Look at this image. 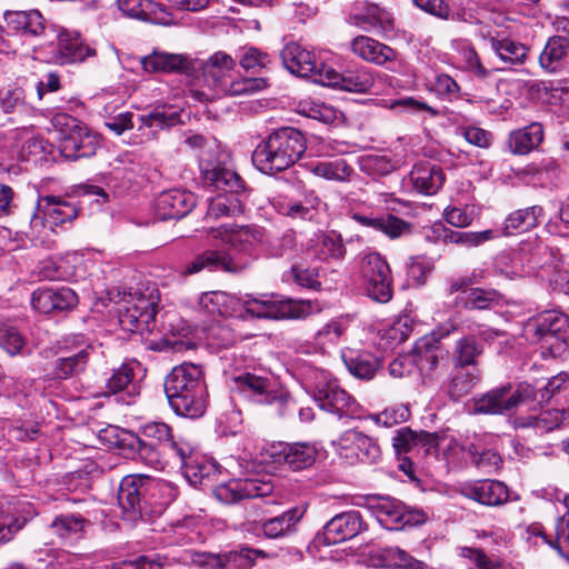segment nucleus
I'll return each mask as SVG.
<instances>
[{
  "instance_id": "1",
  "label": "nucleus",
  "mask_w": 569,
  "mask_h": 569,
  "mask_svg": "<svg viewBox=\"0 0 569 569\" xmlns=\"http://www.w3.org/2000/svg\"><path fill=\"white\" fill-rule=\"evenodd\" d=\"M236 60L224 51H217L202 63L199 84L192 86L189 96L199 102H208L220 96L252 94L267 88L266 78H234Z\"/></svg>"
},
{
  "instance_id": "2",
  "label": "nucleus",
  "mask_w": 569,
  "mask_h": 569,
  "mask_svg": "<svg viewBox=\"0 0 569 569\" xmlns=\"http://www.w3.org/2000/svg\"><path fill=\"white\" fill-rule=\"evenodd\" d=\"M164 392L172 410L181 417L199 418L207 408V386L198 366L174 367L164 380Z\"/></svg>"
},
{
  "instance_id": "3",
  "label": "nucleus",
  "mask_w": 569,
  "mask_h": 569,
  "mask_svg": "<svg viewBox=\"0 0 569 569\" xmlns=\"http://www.w3.org/2000/svg\"><path fill=\"white\" fill-rule=\"evenodd\" d=\"M301 131L286 127L270 133L252 152L253 164L263 173L274 174L295 164L306 151Z\"/></svg>"
},
{
  "instance_id": "4",
  "label": "nucleus",
  "mask_w": 569,
  "mask_h": 569,
  "mask_svg": "<svg viewBox=\"0 0 569 569\" xmlns=\"http://www.w3.org/2000/svg\"><path fill=\"white\" fill-rule=\"evenodd\" d=\"M523 336L530 343H540L541 353L560 357L567 350L569 317L556 310H548L527 320Z\"/></svg>"
},
{
  "instance_id": "5",
  "label": "nucleus",
  "mask_w": 569,
  "mask_h": 569,
  "mask_svg": "<svg viewBox=\"0 0 569 569\" xmlns=\"http://www.w3.org/2000/svg\"><path fill=\"white\" fill-rule=\"evenodd\" d=\"M241 305L247 316L258 319L300 320L318 311L310 300L277 299L272 295H246Z\"/></svg>"
},
{
  "instance_id": "6",
  "label": "nucleus",
  "mask_w": 569,
  "mask_h": 569,
  "mask_svg": "<svg viewBox=\"0 0 569 569\" xmlns=\"http://www.w3.org/2000/svg\"><path fill=\"white\" fill-rule=\"evenodd\" d=\"M158 296L153 292L146 295L141 291L123 293L118 301L119 323L124 331L143 333L151 331L157 313Z\"/></svg>"
},
{
  "instance_id": "7",
  "label": "nucleus",
  "mask_w": 569,
  "mask_h": 569,
  "mask_svg": "<svg viewBox=\"0 0 569 569\" xmlns=\"http://www.w3.org/2000/svg\"><path fill=\"white\" fill-rule=\"evenodd\" d=\"M530 399H537L536 387L523 381L512 389L511 385L507 383L475 399L472 410L480 415H507Z\"/></svg>"
},
{
  "instance_id": "8",
  "label": "nucleus",
  "mask_w": 569,
  "mask_h": 569,
  "mask_svg": "<svg viewBox=\"0 0 569 569\" xmlns=\"http://www.w3.org/2000/svg\"><path fill=\"white\" fill-rule=\"evenodd\" d=\"M230 388L252 402L273 406L279 415L284 413L290 402L287 391L277 388L270 379L250 372L234 376Z\"/></svg>"
},
{
  "instance_id": "9",
  "label": "nucleus",
  "mask_w": 569,
  "mask_h": 569,
  "mask_svg": "<svg viewBox=\"0 0 569 569\" xmlns=\"http://www.w3.org/2000/svg\"><path fill=\"white\" fill-rule=\"evenodd\" d=\"M361 276L368 297L385 303L392 298L391 269L378 252H369L361 260Z\"/></svg>"
},
{
  "instance_id": "10",
  "label": "nucleus",
  "mask_w": 569,
  "mask_h": 569,
  "mask_svg": "<svg viewBox=\"0 0 569 569\" xmlns=\"http://www.w3.org/2000/svg\"><path fill=\"white\" fill-rule=\"evenodd\" d=\"M311 388L312 397L320 409L337 415L339 418L356 413L355 399L341 389L337 381L328 379L323 371L319 373V380Z\"/></svg>"
},
{
  "instance_id": "11",
  "label": "nucleus",
  "mask_w": 569,
  "mask_h": 569,
  "mask_svg": "<svg viewBox=\"0 0 569 569\" xmlns=\"http://www.w3.org/2000/svg\"><path fill=\"white\" fill-rule=\"evenodd\" d=\"M58 124H64L69 132L64 134L61 144V154L69 160L92 157L98 148L97 138L91 134L87 128L80 126L78 121L67 114L56 118Z\"/></svg>"
},
{
  "instance_id": "12",
  "label": "nucleus",
  "mask_w": 569,
  "mask_h": 569,
  "mask_svg": "<svg viewBox=\"0 0 569 569\" xmlns=\"http://www.w3.org/2000/svg\"><path fill=\"white\" fill-rule=\"evenodd\" d=\"M283 66L292 74L301 78H310L315 83L320 84V79H325L326 71L330 66L318 60L312 51L302 48L296 42H289L281 51Z\"/></svg>"
},
{
  "instance_id": "13",
  "label": "nucleus",
  "mask_w": 569,
  "mask_h": 569,
  "mask_svg": "<svg viewBox=\"0 0 569 569\" xmlns=\"http://www.w3.org/2000/svg\"><path fill=\"white\" fill-rule=\"evenodd\" d=\"M78 216V208L60 197L46 196L39 198L36 210L30 219V228L40 232L49 223L50 228L68 221Z\"/></svg>"
},
{
  "instance_id": "14",
  "label": "nucleus",
  "mask_w": 569,
  "mask_h": 569,
  "mask_svg": "<svg viewBox=\"0 0 569 569\" xmlns=\"http://www.w3.org/2000/svg\"><path fill=\"white\" fill-rule=\"evenodd\" d=\"M347 22L366 32L376 31L382 37L395 29L392 13L386 8L368 2H356L348 14Z\"/></svg>"
},
{
  "instance_id": "15",
  "label": "nucleus",
  "mask_w": 569,
  "mask_h": 569,
  "mask_svg": "<svg viewBox=\"0 0 569 569\" xmlns=\"http://www.w3.org/2000/svg\"><path fill=\"white\" fill-rule=\"evenodd\" d=\"M264 461L286 465L298 471L311 467L317 458V449L309 443H271L263 453Z\"/></svg>"
},
{
  "instance_id": "16",
  "label": "nucleus",
  "mask_w": 569,
  "mask_h": 569,
  "mask_svg": "<svg viewBox=\"0 0 569 569\" xmlns=\"http://www.w3.org/2000/svg\"><path fill=\"white\" fill-rule=\"evenodd\" d=\"M366 529L357 511H348L331 518L315 537L318 546H331L352 539Z\"/></svg>"
},
{
  "instance_id": "17",
  "label": "nucleus",
  "mask_w": 569,
  "mask_h": 569,
  "mask_svg": "<svg viewBox=\"0 0 569 569\" xmlns=\"http://www.w3.org/2000/svg\"><path fill=\"white\" fill-rule=\"evenodd\" d=\"M149 478L143 475L124 477L118 490V505L124 520L136 522L141 518L142 501L148 491Z\"/></svg>"
},
{
  "instance_id": "18",
  "label": "nucleus",
  "mask_w": 569,
  "mask_h": 569,
  "mask_svg": "<svg viewBox=\"0 0 569 569\" xmlns=\"http://www.w3.org/2000/svg\"><path fill=\"white\" fill-rule=\"evenodd\" d=\"M378 520L390 530L423 523L427 516L421 510L410 509L399 501L381 498L376 507Z\"/></svg>"
},
{
  "instance_id": "19",
  "label": "nucleus",
  "mask_w": 569,
  "mask_h": 569,
  "mask_svg": "<svg viewBox=\"0 0 569 569\" xmlns=\"http://www.w3.org/2000/svg\"><path fill=\"white\" fill-rule=\"evenodd\" d=\"M257 556H264L263 550L242 548L223 555L197 552L192 562L204 569H250Z\"/></svg>"
},
{
  "instance_id": "20",
  "label": "nucleus",
  "mask_w": 569,
  "mask_h": 569,
  "mask_svg": "<svg viewBox=\"0 0 569 569\" xmlns=\"http://www.w3.org/2000/svg\"><path fill=\"white\" fill-rule=\"evenodd\" d=\"M273 491L271 482L257 478L231 480L218 486L214 496L224 503H234L243 499L268 497Z\"/></svg>"
},
{
  "instance_id": "21",
  "label": "nucleus",
  "mask_w": 569,
  "mask_h": 569,
  "mask_svg": "<svg viewBox=\"0 0 569 569\" xmlns=\"http://www.w3.org/2000/svg\"><path fill=\"white\" fill-rule=\"evenodd\" d=\"M210 233L240 251H248L262 243L266 237L264 229L256 224H221L212 228Z\"/></svg>"
},
{
  "instance_id": "22",
  "label": "nucleus",
  "mask_w": 569,
  "mask_h": 569,
  "mask_svg": "<svg viewBox=\"0 0 569 569\" xmlns=\"http://www.w3.org/2000/svg\"><path fill=\"white\" fill-rule=\"evenodd\" d=\"M340 455L355 456L365 463H375L381 457V450L377 441L358 430H347L339 439Z\"/></svg>"
},
{
  "instance_id": "23",
  "label": "nucleus",
  "mask_w": 569,
  "mask_h": 569,
  "mask_svg": "<svg viewBox=\"0 0 569 569\" xmlns=\"http://www.w3.org/2000/svg\"><path fill=\"white\" fill-rule=\"evenodd\" d=\"M320 84L326 87L340 88L350 92L365 93L371 90L375 84L372 72L368 68H360L347 71L341 74L332 67L325 73V79H320Z\"/></svg>"
},
{
  "instance_id": "24",
  "label": "nucleus",
  "mask_w": 569,
  "mask_h": 569,
  "mask_svg": "<svg viewBox=\"0 0 569 569\" xmlns=\"http://www.w3.org/2000/svg\"><path fill=\"white\" fill-rule=\"evenodd\" d=\"M78 302L76 292L70 288H44L32 293V308L40 313H52L73 308Z\"/></svg>"
},
{
  "instance_id": "25",
  "label": "nucleus",
  "mask_w": 569,
  "mask_h": 569,
  "mask_svg": "<svg viewBox=\"0 0 569 569\" xmlns=\"http://www.w3.org/2000/svg\"><path fill=\"white\" fill-rule=\"evenodd\" d=\"M194 204L193 193L181 189H171L158 196L156 212L161 220L180 219L186 217Z\"/></svg>"
},
{
  "instance_id": "26",
  "label": "nucleus",
  "mask_w": 569,
  "mask_h": 569,
  "mask_svg": "<svg viewBox=\"0 0 569 569\" xmlns=\"http://www.w3.org/2000/svg\"><path fill=\"white\" fill-rule=\"evenodd\" d=\"M349 49L359 59L379 67H386L397 59L395 49L365 34L355 37Z\"/></svg>"
},
{
  "instance_id": "27",
  "label": "nucleus",
  "mask_w": 569,
  "mask_h": 569,
  "mask_svg": "<svg viewBox=\"0 0 569 569\" xmlns=\"http://www.w3.org/2000/svg\"><path fill=\"white\" fill-rule=\"evenodd\" d=\"M141 433L157 443L162 453L169 457L183 458L189 450V443L177 439L172 429L164 422H148L141 428Z\"/></svg>"
},
{
  "instance_id": "28",
  "label": "nucleus",
  "mask_w": 569,
  "mask_h": 569,
  "mask_svg": "<svg viewBox=\"0 0 569 569\" xmlns=\"http://www.w3.org/2000/svg\"><path fill=\"white\" fill-rule=\"evenodd\" d=\"M104 437L110 445L123 451H128L130 453L138 452L142 459H146L147 462L152 466L159 463V453L153 448L152 443L143 441L131 431L110 428L106 430Z\"/></svg>"
},
{
  "instance_id": "29",
  "label": "nucleus",
  "mask_w": 569,
  "mask_h": 569,
  "mask_svg": "<svg viewBox=\"0 0 569 569\" xmlns=\"http://www.w3.org/2000/svg\"><path fill=\"white\" fill-rule=\"evenodd\" d=\"M141 63L148 72L189 73L196 69L193 60L188 54L164 51H153L142 58Z\"/></svg>"
},
{
  "instance_id": "30",
  "label": "nucleus",
  "mask_w": 569,
  "mask_h": 569,
  "mask_svg": "<svg viewBox=\"0 0 569 569\" xmlns=\"http://www.w3.org/2000/svg\"><path fill=\"white\" fill-rule=\"evenodd\" d=\"M0 111L9 116L10 122L28 119L36 114L34 107L27 101L24 90L18 86L0 88Z\"/></svg>"
},
{
  "instance_id": "31",
  "label": "nucleus",
  "mask_w": 569,
  "mask_h": 569,
  "mask_svg": "<svg viewBox=\"0 0 569 569\" xmlns=\"http://www.w3.org/2000/svg\"><path fill=\"white\" fill-rule=\"evenodd\" d=\"M4 21L7 28L11 32H21L22 34H29L38 37L41 34L48 36V31L52 34L56 31L50 27L44 26V20L38 10L30 11H6Z\"/></svg>"
},
{
  "instance_id": "32",
  "label": "nucleus",
  "mask_w": 569,
  "mask_h": 569,
  "mask_svg": "<svg viewBox=\"0 0 569 569\" xmlns=\"http://www.w3.org/2000/svg\"><path fill=\"white\" fill-rule=\"evenodd\" d=\"M57 46L53 52V61L59 64L81 62L87 57L94 54V50L84 44L78 36L61 31L57 36Z\"/></svg>"
},
{
  "instance_id": "33",
  "label": "nucleus",
  "mask_w": 569,
  "mask_h": 569,
  "mask_svg": "<svg viewBox=\"0 0 569 569\" xmlns=\"http://www.w3.org/2000/svg\"><path fill=\"white\" fill-rule=\"evenodd\" d=\"M370 560L372 566L387 569H426L427 567L425 562L397 546L373 550Z\"/></svg>"
},
{
  "instance_id": "34",
  "label": "nucleus",
  "mask_w": 569,
  "mask_h": 569,
  "mask_svg": "<svg viewBox=\"0 0 569 569\" xmlns=\"http://www.w3.org/2000/svg\"><path fill=\"white\" fill-rule=\"evenodd\" d=\"M409 176L413 188L427 196L437 193L445 182L442 169L430 161L415 164Z\"/></svg>"
},
{
  "instance_id": "35",
  "label": "nucleus",
  "mask_w": 569,
  "mask_h": 569,
  "mask_svg": "<svg viewBox=\"0 0 569 569\" xmlns=\"http://www.w3.org/2000/svg\"><path fill=\"white\" fill-rule=\"evenodd\" d=\"M202 270L237 272L239 267L224 251L206 250L187 264L184 274H194Z\"/></svg>"
},
{
  "instance_id": "36",
  "label": "nucleus",
  "mask_w": 569,
  "mask_h": 569,
  "mask_svg": "<svg viewBox=\"0 0 569 569\" xmlns=\"http://www.w3.org/2000/svg\"><path fill=\"white\" fill-rule=\"evenodd\" d=\"M542 140V124L532 122L521 129L511 131L508 139V147L511 153L525 156L538 148Z\"/></svg>"
},
{
  "instance_id": "37",
  "label": "nucleus",
  "mask_w": 569,
  "mask_h": 569,
  "mask_svg": "<svg viewBox=\"0 0 569 569\" xmlns=\"http://www.w3.org/2000/svg\"><path fill=\"white\" fill-rule=\"evenodd\" d=\"M569 63V41L561 37L548 39L539 56V64L547 72H557Z\"/></svg>"
},
{
  "instance_id": "38",
  "label": "nucleus",
  "mask_w": 569,
  "mask_h": 569,
  "mask_svg": "<svg viewBox=\"0 0 569 569\" xmlns=\"http://www.w3.org/2000/svg\"><path fill=\"white\" fill-rule=\"evenodd\" d=\"M500 293L495 289L470 288L465 295L453 298V307L467 310H489L500 302Z\"/></svg>"
},
{
  "instance_id": "39",
  "label": "nucleus",
  "mask_w": 569,
  "mask_h": 569,
  "mask_svg": "<svg viewBox=\"0 0 569 569\" xmlns=\"http://www.w3.org/2000/svg\"><path fill=\"white\" fill-rule=\"evenodd\" d=\"M437 343L433 337L426 336L420 338L413 347L416 368L422 375L431 376L440 363L442 357Z\"/></svg>"
},
{
  "instance_id": "40",
  "label": "nucleus",
  "mask_w": 569,
  "mask_h": 569,
  "mask_svg": "<svg viewBox=\"0 0 569 569\" xmlns=\"http://www.w3.org/2000/svg\"><path fill=\"white\" fill-rule=\"evenodd\" d=\"M569 421L568 409H548L536 417L518 419L516 425L522 428H532L536 432L543 433L565 426Z\"/></svg>"
},
{
  "instance_id": "41",
  "label": "nucleus",
  "mask_w": 569,
  "mask_h": 569,
  "mask_svg": "<svg viewBox=\"0 0 569 569\" xmlns=\"http://www.w3.org/2000/svg\"><path fill=\"white\" fill-rule=\"evenodd\" d=\"M569 421L568 409H548L536 417L518 419L516 425L522 428H532L536 432L543 433L565 426Z\"/></svg>"
},
{
  "instance_id": "42",
  "label": "nucleus",
  "mask_w": 569,
  "mask_h": 569,
  "mask_svg": "<svg viewBox=\"0 0 569 569\" xmlns=\"http://www.w3.org/2000/svg\"><path fill=\"white\" fill-rule=\"evenodd\" d=\"M508 488L505 483L485 479L477 481L468 489V497L487 506L502 505L508 500Z\"/></svg>"
},
{
  "instance_id": "43",
  "label": "nucleus",
  "mask_w": 569,
  "mask_h": 569,
  "mask_svg": "<svg viewBox=\"0 0 569 569\" xmlns=\"http://www.w3.org/2000/svg\"><path fill=\"white\" fill-rule=\"evenodd\" d=\"M490 48L499 59L510 66L523 64L528 57V48L521 42L515 41L508 37L497 38L488 37Z\"/></svg>"
},
{
  "instance_id": "44",
  "label": "nucleus",
  "mask_w": 569,
  "mask_h": 569,
  "mask_svg": "<svg viewBox=\"0 0 569 569\" xmlns=\"http://www.w3.org/2000/svg\"><path fill=\"white\" fill-rule=\"evenodd\" d=\"M543 213V208L538 204L516 210L506 218L503 233L511 234L533 229L539 224Z\"/></svg>"
},
{
  "instance_id": "45",
  "label": "nucleus",
  "mask_w": 569,
  "mask_h": 569,
  "mask_svg": "<svg viewBox=\"0 0 569 569\" xmlns=\"http://www.w3.org/2000/svg\"><path fill=\"white\" fill-rule=\"evenodd\" d=\"M342 360L352 376L365 380L372 379L380 367L378 358L368 352L348 350L342 353Z\"/></svg>"
},
{
  "instance_id": "46",
  "label": "nucleus",
  "mask_w": 569,
  "mask_h": 569,
  "mask_svg": "<svg viewBox=\"0 0 569 569\" xmlns=\"http://www.w3.org/2000/svg\"><path fill=\"white\" fill-rule=\"evenodd\" d=\"M479 375L476 368L457 366L447 385V393L453 401L467 396L477 385Z\"/></svg>"
},
{
  "instance_id": "47",
  "label": "nucleus",
  "mask_w": 569,
  "mask_h": 569,
  "mask_svg": "<svg viewBox=\"0 0 569 569\" xmlns=\"http://www.w3.org/2000/svg\"><path fill=\"white\" fill-rule=\"evenodd\" d=\"M432 232L437 234V238H442L445 241L450 240L455 243L466 244L468 247H477L496 237L493 230H483L479 232L468 231H452L445 228L442 223H436L432 226Z\"/></svg>"
},
{
  "instance_id": "48",
  "label": "nucleus",
  "mask_w": 569,
  "mask_h": 569,
  "mask_svg": "<svg viewBox=\"0 0 569 569\" xmlns=\"http://www.w3.org/2000/svg\"><path fill=\"white\" fill-rule=\"evenodd\" d=\"M303 511L299 508H291L283 513L270 518L262 523L263 535L268 538H279L293 531L295 526L302 518Z\"/></svg>"
},
{
  "instance_id": "49",
  "label": "nucleus",
  "mask_w": 569,
  "mask_h": 569,
  "mask_svg": "<svg viewBox=\"0 0 569 569\" xmlns=\"http://www.w3.org/2000/svg\"><path fill=\"white\" fill-rule=\"evenodd\" d=\"M243 212L242 194L219 193L209 202L207 219L232 217Z\"/></svg>"
},
{
  "instance_id": "50",
  "label": "nucleus",
  "mask_w": 569,
  "mask_h": 569,
  "mask_svg": "<svg viewBox=\"0 0 569 569\" xmlns=\"http://www.w3.org/2000/svg\"><path fill=\"white\" fill-rule=\"evenodd\" d=\"M181 467L183 468L186 477L193 485L202 483L203 480L208 479L211 475L217 471L216 465L204 458H197L192 455V448L189 446V450L183 458H178Z\"/></svg>"
},
{
  "instance_id": "51",
  "label": "nucleus",
  "mask_w": 569,
  "mask_h": 569,
  "mask_svg": "<svg viewBox=\"0 0 569 569\" xmlns=\"http://www.w3.org/2000/svg\"><path fill=\"white\" fill-rule=\"evenodd\" d=\"M204 179L211 183L221 193H236L241 194L243 184L238 173L228 168L214 167L211 170H206Z\"/></svg>"
},
{
  "instance_id": "52",
  "label": "nucleus",
  "mask_w": 569,
  "mask_h": 569,
  "mask_svg": "<svg viewBox=\"0 0 569 569\" xmlns=\"http://www.w3.org/2000/svg\"><path fill=\"white\" fill-rule=\"evenodd\" d=\"M346 253L345 246L336 232L321 233L317 237L313 254L320 261L341 259Z\"/></svg>"
},
{
  "instance_id": "53",
  "label": "nucleus",
  "mask_w": 569,
  "mask_h": 569,
  "mask_svg": "<svg viewBox=\"0 0 569 569\" xmlns=\"http://www.w3.org/2000/svg\"><path fill=\"white\" fill-rule=\"evenodd\" d=\"M467 452L471 463L486 473L497 471L502 463V459L497 451L486 449L480 442H471L467 447Z\"/></svg>"
},
{
  "instance_id": "54",
  "label": "nucleus",
  "mask_w": 569,
  "mask_h": 569,
  "mask_svg": "<svg viewBox=\"0 0 569 569\" xmlns=\"http://www.w3.org/2000/svg\"><path fill=\"white\" fill-rule=\"evenodd\" d=\"M310 171L327 180L347 181L352 173V168L345 159L338 158L332 160L319 161L310 166Z\"/></svg>"
},
{
  "instance_id": "55",
  "label": "nucleus",
  "mask_w": 569,
  "mask_h": 569,
  "mask_svg": "<svg viewBox=\"0 0 569 569\" xmlns=\"http://www.w3.org/2000/svg\"><path fill=\"white\" fill-rule=\"evenodd\" d=\"M89 352L82 349L77 353L60 357L54 361V375L59 379H68L84 371Z\"/></svg>"
},
{
  "instance_id": "56",
  "label": "nucleus",
  "mask_w": 569,
  "mask_h": 569,
  "mask_svg": "<svg viewBox=\"0 0 569 569\" xmlns=\"http://www.w3.org/2000/svg\"><path fill=\"white\" fill-rule=\"evenodd\" d=\"M430 438L431 435L428 432H416L409 428H401L393 437L392 446L398 455L407 453L418 446H425L430 441Z\"/></svg>"
},
{
  "instance_id": "57",
  "label": "nucleus",
  "mask_w": 569,
  "mask_h": 569,
  "mask_svg": "<svg viewBox=\"0 0 569 569\" xmlns=\"http://www.w3.org/2000/svg\"><path fill=\"white\" fill-rule=\"evenodd\" d=\"M138 367L139 365L137 362H128L114 369L110 378L107 380L108 391L110 393H118L133 387L136 370Z\"/></svg>"
},
{
  "instance_id": "58",
  "label": "nucleus",
  "mask_w": 569,
  "mask_h": 569,
  "mask_svg": "<svg viewBox=\"0 0 569 569\" xmlns=\"http://www.w3.org/2000/svg\"><path fill=\"white\" fill-rule=\"evenodd\" d=\"M142 127L167 129L180 123V113L173 109H154L153 111L139 116Z\"/></svg>"
},
{
  "instance_id": "59",
  "label": "nucleus",
  "mask_w": 569,
  "mask_h": 569,
  "mask_svg": "<svg viewBox=\"0 0 569 569\" xmlns=\"http://www.w3.org/2000/svg\"><path fill=\"white\" fill-rule=\"evenodd\" d=\"M200 306L210 315L227 316L231 313L232 298L223 291L206 292L200 298Z\"/></svg>"
},
{
  "instance_id": "60",
  "label": "nucleus",
  "mask_w": 569,
  "mask_h": 569,
  "mask_svg": "<svg viewBox=\"0 0 569 569\" xmlns=\"http://www.w3.org/2000/svg\"><path fill=\"white\" fill-rule=\"evenodd\" d=\"M348 325V320L343 318L330 321L316 333V343L321 348L338 343L347 331Z\"/></svg>"
},
{
  "instance_id": "61",
  "label": "nucleus",
  "mask_w": 569,
  "mask_h": 569,
  "mask_svg": "<svg viewBox=\"0 0 569 569\" xmlns=\"http://www.w3.org/2000/svg\"><path fill=\"white\" fill-rule=\"evenodd\" d=\"M84 522L81 516H58L51 527L61 538H77L83 531Z\"/></svg>"
},
{
  "instance_id": "62",
  "label": "nucleus",
  "mask_w": 569,
  "mask_h": 569,
  "mask_svg": "<svg viewBox=\"0 0 569 569\" xmlns=\"http://www.w3.org/2000/svg\"><path fill=\"white\" fill-rule=\"evenodd\" d=\"M410 417V410L405 405H397L386 408L383 411L369 417L376 425L390 428L398 423L407 421Z\"/></svg>"
},
{
  "instance_id": "63",
  "label": "nucleus",
  "mask_w": 569,
  "mask_h": 569,
  "mask_svg": "<svg viewBox=\"0 0 569 569\" xmlns=\"http://www.w3.org/2000/svg\"><path fill=\"white\" fill-rule=\"evenodd\" d=\"M482 352L481 347L472 337H463L456 343L455 353L457 356L458 366L470 368L475 365L476 358Z\"/></svg>"
},
{
  "instance_id": "64",
  "label": "nucleus",
  "mask_w": 569,
  "mask_h": 569,
  "mask_svg": "<svg viewBox=\"0 0 569 569\" xmlns=\"http://www.w3.org/2000/svg\"><path fill=\"white\" fill-rule=\"evenodd\" d=\"M550 546L555 548L560 556L569 558V510L557 520L555 539Z\"/></svg>"
}]
</instances>
